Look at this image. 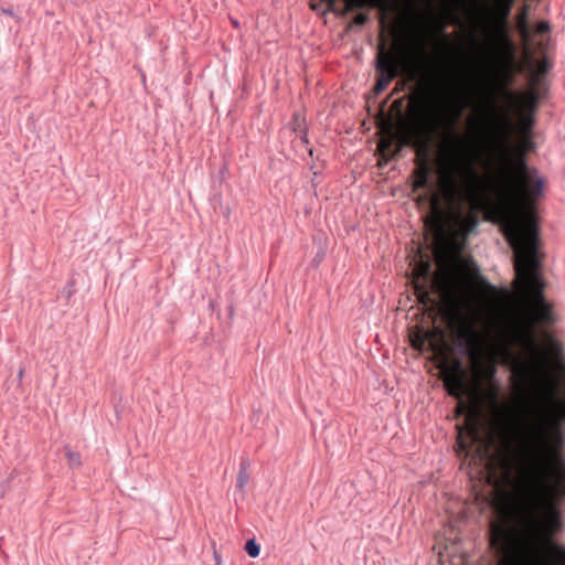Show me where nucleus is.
Wrapping results in <instances>:
<instances>
[{
	"label": "nucleus",
	"instance_id": "f3484780",
	"mask_svg": "<svg viewBox=\"0 0 565 565\" xmlns=\"http://www.w3.org/2000/svg\"><path fill=\"white\" fill-rule=\"evenodd\" d=\"M550 23L546 22V21H541L539 22L536 25H535V29H534V34H537V35H544L546 33L550 32Z\"/></svg>",
	"mask_w": 565,
	"mask_h": 565
},
{
	"label": "nucleus",
	"instance_id": "a211bd4d",
	"mask_svg": "<svg viewBox=\"0 0 565 565\" xmlns=\"http://www.w3.org/2000/svg\"><path fill=\"white\" fill-rule=\"evenodd\" d=\"M367 19H369V18H367V15H366V14H364V13H359V14H356V15L353 18L352 23H353L354 25H359V26H361V25H364V24L366 23Z\"/></svg>",
	"mask_w": 565,
	"mask_h": 565
},
{
	"label": "nucleus",
	"instance_id": "2eb2a0df",
	"mask_svg": "<svg viewBox=\"0 0 565 565\" xmlns=\"http://www.w3.org/2000/svg\"><path fill=\"white\" fill-rule=\"evenodd\" d=\"M519 28H520V34H521L522 39L525 42H529L531 40L532 34H531L530 28L526 23V13L525 12L523 13L521 21L519 22Z\"/></svg>",
	"mask_w": 565,
	"mask_h": 565
},
{
	"label": "nucleus",
	"instance_id": "cd10ccee",
	"mask_svg": "<svg viewBox=\"0 0 565 565\" xmlns=\"http://www.w3.org/2000/svg\"><path fill=\"white\" fill-rule=\"evenodd\" d=\"M233 24H234L235 26H238V22H237V21H233Z\"/></svg>",
	"mask_w": 565,
	"mask_h": 565
},
{
	"label": "nucleus",
	"instance_id": "f257e3e1",
	"mask_svg": "<svg viewBox=\"0 0 565 565\" xmlns=\"http://www.w3.org/2000/svg\"><path fill=\"white\" fill-rule=\"evenodd\" d=\"M509 359L513 361L510 381L535 420L525 426L522 412L507 408L497 423L495 454L484 450L487 469L512 481L516 495L500 507L504 520L490 524V545L498 554H505L513 539L511 524L539 527L555 565H565V546L553 541L562 530L558 504L565 500V460L561 454L565 399L557 397L551 376H533L537 369L534 361H519L512 354Z\"/></svg>",
	"mask_w": 565,
	"mask_h": 565
},
{
	"label": "nucleus",
	"instance_id": "5701e85b",
	"mask_svg": "<svg viewBox=\"0 0 565 565\" xmlns=\"http://www.w3.org/2000/svg\"><path fill=\"white\" fill-rule=\"evenodd\" d=\"M214 557H215L216 565H221V557L217 555L216 552H214Z\"/></svg>",
	"mask_w": 565,
	"mask_h": 565
},
{
	"label": "nucleus",
	"instance_id": "dca6fc26",
	"mask_svg": "<svg viewBox=\"0 0 565 565\" xmlns=\"http://www.w3.org/2000/svg\"><path fill=\"white\" fill-rule=\"evenodd\" d=\"M535 148V143L532 141L531 137H524L522 143L516 148L515 153H520V151H524V156H526L527 151H532Z\"/></svg>",
	"mask_w": 565,
	"mask_h": 565
},
{
	"label": "nucleus",
	"instance_id": "4468645a",
	"mask_svg": "<svg viewBox=\"0 0 565 565\" xmlns=\"http://www.w3.org/2000/svg\"><path fill=\"white\" fill-rule=\"evenodd\" d=\"M245 551L250 557L255 558L259 556L260 546L255 539H250L245 544Z\"/></svg>",
	"mask_w": 565,
	"mask_h": 565
},
{
	"label": "nucleus",
	"instance_id": "4be33fe9",
	"mask_svg": "<svg viewBox=\"0 0 565 565\" xmlns=\"http://www.w3.org/2000/svg\"><path fill=\"white\" fill-rule=\"evenodd\" d=\"M23 374H24V369H23V367H21V369L19 370V372H18V377H19V380H22Z\"/></svg>",
	"mask_w": 565,
	"mask_h": 565
},
{
	"label": "nucleus",
	"instance_id": "aec40b11",
	"mask_svg": "<svg viewBox=\"0 0 565 565\" xmlns=\"http://www.w3.org/2000/svg\"><path fill=\"white\" fill-rule=\"evenodd\" d=\"M511 3H507L503 8V18H507L510 13Z\"/></svg>",
	"mask_w": 565,
	"mask_h": 565
},
{
	"label": "nucleus",
	"instance_id": "f03ea898",
	"mask_svg": "<svg viewBox=\"0 0 565 565\" xmlns=\"http://www.w3.org/2000/svg\"><path fill=\"white\" fill-rule=\"evenodd\" d=\"M487 97L482 120L483 136L487 146L498 152L502 168L499 204L493 213L486 215V220L490 221L492 215L495 216L514 252L515 288L522 295L526 307L524 323L533 334L539 324L555 321L553 310L545 300L544 281L539 271V227L533 207L543 196L544 179L533 180L537 169L527 164L524 151L515 153V159L510 162L508 140L511 120L508 111L499 109L493 94L488 92ZM534 344L532 335L531 345Z\"/></svg>",
	"mask_w": 565,
	"mask_h": 565
},
{
	"label": "nucleus",
	"instance_id": "bb28decb",
	"mask_svg": "<svg viewBox=\"0 0 565 565\" xmlns=\"http://www.w3.org/2000/svg\"><path fill=\"white\" fill-rule=\"evenodd\" d=\"M503 565H509L508 559H504V561H503Z\"/></svg>",
	"mask_w": 565,
	"mask_h": 565
},
{
	"label": "nucleus",
	"instance_id": "393cba45",
	"mask_svg": "<svg viewBox=\"0 0 565 565\" xmlns=\"http://www.w3.org/2000/svg\"><path fill=\"white\" fill-rule=\"evenodd\" d=\"M495 373V367H492L491 375L493 376Z\"/></svg>",
	"mask_w": 565,
	"mask_h": 565
},
{
	"label": "nucleus",
	"instance_id": "ddd939ff",
	"mask_svg": "<svg viewBox=\"0 0 565 565\" xmlns=\"http://www.w3.org/2000/svg\"><path fill=\"white\" fill-rule=\"evenodd\" d=\"M65 456L67 458L70 467L78 468L82 466L79 454L71 450L68 447H65Z\"/></svg>",
	"mask_w": 565,
	"mask_h": 565
},
{
	"label": "nucleus",
	"instance_id": "9d476101",
	"mask_svg": "<svg viewBox=\"0 0 565 565\" xmlns=\"http://www.w3.org/2000/svg\"><path fill=\"white\" fill-rule=\"evenodd\" d=\"M249 467H250V463L248 460H243L241 462L239 470L237 473V479H236V488L242 492L244 491V488L246 487V484L249 481V472H248Z\"/></svg>",
	"mask_w": 565,
	"mask_h": 565
},
{
	"label": "nucleus",
	"instance_id": "423d86ee",
	"mask_svg": "<svg viewBox=\"0 0 565 565\" xmlns=\"http://www.w3.org/2000/svg\"><path fill=\"white\" fill-rule=\"evenodd\" d=\"M429 139L418 140L416 142L417 157L415 162L417 168L414 170L415 180L413 183V190H428L433 196V204L436 206L439 204V199L434 193V186L430 183L431 168L429 164Z\"/></svg>",
	"mask_w": 565,
	"mask_h": 565
},
{
	"label": "nucleus",
	"instance_id": "7ed1b4c3",
	"mask_svg": "<svg viewBox=\"0 0 565 565\" xmlns=\"http://www.w3.org/2000/svg\"><path fill=\"white\" fill-rule=\"evenodd\" d=\"M465 106L462 98L435 100L425 104L419 114L427 135L439 132L445 140L437 185L443 201L454 213L462 241L476 232L480 223L478 211L488 204L480 200L481 182L475 166L479 153L456 136Z\"/></svg>",
	"mask_w": 565,
	"mask_h": 565
},
{
	"label": "nucleus",
	"instance_id": "f8f14e48",
	"mask_svg": "<svg viewBox=\"0 0 565 565\" xmlns=\"http://www.w3.org/2000/svg\"><path fill=\"white\" fill-rule=\"evenodd\" d=\"M534 124L535 119L533 114H529L522 118L520 129L523 137H531Z\"/></svg>",
	"mask_w": 565,
	"mask_h": 565
},
{
	"label": "nucleus",
	"instance_id": "20e7f679",
	"mask_svg": "<svg viewBox=\"0 0 565 565\" xmlns=\"http://www.w3.org/2000/svg\"><path fill=\"white\" fill-rule=\"evenodd\" d=\"M428 270L429 265L424 270V284H416L415 286L420 302L424 305L434 303L430 289L436 288L461 318L466 319L463 311L471 315L476 321L483 318V310L478 305V294L471 278L477 276L480 285L490 291H497V288L489 284L484 277L479 276V268L473 262L458 256L448 268L431 280Z\"/></svg>",
	"mask_w": 565,
	"mask_h": 565
},
{
	"label": "nucleus",
	"instance_id": "412c9836",
	"mask_svg": "<svg viewBox=\"0 0 565 565\" xmlns=\"http://www.w3.org/2000/svg\"><path fill=\"white\" fill-rule=\"evenodd\" d=\"M2 13L7 14V15H10V17H13L14 13L11 9H1Z\"/></svg>",
	"mask_w": 565,
	"mask_h": 565
},
{
	"label": "nucleus",
	"instance_id": "a878e982",
	"mask_svg": "<svg viewBox=\"0 0 565 565\" xmlns=\"http://www.w3.org/2000/svg\"><path fill=\"white\" fill-rule=\"evenodd\" d=\"M502 294L507 295L508 294V289H502Z\"/></svg>",
	"mask_w": 565,
	"mask_h": 565
},
{
	"label": "nucleus",
	"instance_id": "39448f33",
	"mask_svg": "<svg viewBox=\"0 0 565 565\" xmlns=\"http://www.w3.org/2000/svg\"><path fill=\"white\" fill-rule=\"evenodd\" d=\"M426 54V41L423 33H420L414 41L412 50L407 54L396 55L393 51L380 44L374 62L376 71V84L374 92L376 94L385 90L391 82L401 76L411 64L420 62Z\"/></svg>",
	"mask_w": 565,
	"mask_h": 565
},
{
	"label": "nucleus",
	"instance_id": "9b49d317",
	"mask_svg": "<svg viewBox=\"0 0 565 565\" xmlns=\"http://www.w3.org/2000/svg\"><path fill=\"white\" fill-rule=\"evenodd\" d=\"M345 11H353L355 9L374 8L380 4L382 0H344Z\"/></svg>",
	"mask_w": 565,
	"mask_h": 565
},
{
	"label": "nucleus",
	"instance_id": "6e6552de",
	"mask_svg": "<svg viewBox=\"0 0 565 565\" xmlns=\"http://www.w3.org/2000/svg\"><path fill=\"white\" fill-rule=\"evenodd\" d=\"M445 387L448 394L457 399L459 404L457 406V415L462 414V396L465 394L463 380L458 375L448 376L444 381Z\"/></svg>",
	"mask_w": 565,
	"mask_h": 565
},
{
	"label": "nucleus",
	"instance_id": "6ab92c4d",
	"mask_svg": "<svg viewBox=\"0 0 565 565\" xmlns=\"http://www.w3.org/2000/svg\"><path fill=\"white\" fill-rule=\"evenodd\" d=\"M504 95H505V97H507V99H508L509 102H511V103H512V102H514V99H515V95H514V93H513V92H511L510 89H508V88H507V89L504 90Z\"/></svg>",
	"mask_w": 565,
	"mask_h": 565
},
{
	"label": "nucleus",
	"instance_id": "0eeeda50",
	"mask_svg": "<svg viewBox=\"0 0 565 565\" xmlns=\"http://www.w3.org/2000/svg\"><path fill=\"white\" fill-rule=\"evenodd\" d=\"M460 352L469 358H475L481 347L482 334L477 330L475 323H469L465 332L457 335Z\"/></svg>",
	"mask_w": 565,
	"mask_h": 565
},
{
	"label": "nucleus",
	"instance_id": "1a4fd4ad",
	"mask_svg": "<svg viewBox=\"0 0 565 565\" xmlns=\"http://www.w3.org/2000/svg\"><path fill=\"white\" fill-rule=\"evenodd\" d=\"M537 84H539V76L535 75L532 77L531 87L525 95V106L530 114H533L536 110V108L540 104V100L542 98L541 92L536 87Z\"/></svg>",
	"mask_w": 565,
	"mask_h": 565
},
{
	"label": "nucleus",
	"instance_id": "b1692460",
	"mask_svg": "<svg viewBox=\"0 0 565 565\" xmlns=\"http://www.w3.org/2000/svg\"><path fill=\"white\" fill-rule=\"evenodd\" d=\"M444 30H445V25H444V24H441V23H439L438 31H439V32H444Z\"/></svg>",
	"mask_w": 565,
	"mask_h": 565
}]
</instances>
